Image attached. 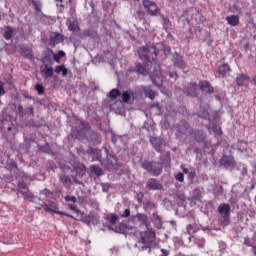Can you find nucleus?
<instances>
[{"instance_id": "37998d69", "label": "nucleus", "mask_w": 256, "mask_h": 256, "mask_svg": "<svg viewBox=\"0 0 256 256\" xmlns=\"http://www.w3.org/2000/svg\"><path fill=\"white\" fill-rule=\"evenodd\" d=\"M90 171L91 173H94L96 177H101L102 175H105V173L103 172V169H101L99 166H96V165H92L90 167Z\"/></svg>"}, {"instance_id": "de8ad7c7", "label": "nucleus", "mask_w": 256, "mask_h": 256, "mask_svg": "<svg viewBox=\"0 0 256 256\" xmlns=\"http://www.w3.org/2000/svg\"><path fill=\"white\" fill-rule=\"evenodd\" d=\"M60 181L64 185V187H69L72 183L71 178L67 175H61L60 176Z\"/></svg>"}, {"instance_id": "e2e57ef3", "label": "nucleus", "mask_w": 256, "mask_h": 256, "mask_svg": "<svg viewBox=\"0 0 256 256\" xmlns=\"http://www.w3.org/2000/svg\"><path fill=\"white\" fill-rule=\"evenodd\" d=\"M205 238H197L196 239V245L200 248L203 249V247H205Z\"/></svg>"}, {"instance_id": "ddd939ff", "label": "nucleus", "mask_w": 256, "mask_h": 256, "mask_svg": "<svg viewBox=\"0 0 256 256\" xmlns=\"http://www.w3.org/2000/svg\"><path fill=\"white\" fill-rule=\"evenodd\" d=\"M71 173H75L77 177H83L87 173V166L81 162L74 161L72 164Z\"/></svg>"}, {"instance_id": "13d9d810", "label": "nucleus", "mask_w": 256, "mask_h": 256, "mask_svg": "<svg viewBox=\"0 0 256 256\" xmlns=\"http://www.w3.org/2000/svg\"><path fill=\"white\" fill-rule=\"evenodd\" d=\"M240 170H241V177H240V179H245V176L247 175V165L240 164Z\"/></svg>"}, {"instance_id": "f3484780", "label": "nucleus", "mask_w": 256, "mask_h": 256, "mask_svg": "<svg viewBox=\"0 0 256 256\" xmlns=\"http://www.w3.org/2000/svg\"><path fill=\"white\" fill-rule=\"evenodd\" d=\"M148 191H163V184L157 178H149L146 182Z\"/></svg>"}, {"instance_id": "5701e85b", "label": "nucleus", "mask_w": 256, "mask_h": 256, "mask_svg": "<svg viewBox=\"0 0 256 256\" xmlns=\"http://www.w3.org/2000/svg\"><path fill=\"white\" fill-rule=\"evenodd\" d=\"M149 77H150V80L152 81L153 85H155V87H162V83L157 81L161 77V67L160 66L155 68L154 71L149 75Z\"/></svg>"}, {"instance_id": "c756f323", "label": "nucleus", "mask_w": 256, "mask_h": 256, "mask_svg": "<svg viewBox=\"0 0 256 256\" xmlns=\"http://www.w3.org/2000/svg\"><path fill=\"white\" fill-rule=\"evenodd\" d=\"M231 71V66H229L228 63H223L222 65H220L218 67V75H220L222 77V79H225V77H227V75H229V72Z\"/></svg>"}, {"instance_id": "0e129e2a", "label": "nucleus", "mask_w": 256, "mask_h": 256, "mask_svg": "<svg viewBox=\"0 0 256 256\" xmlns=\"http://www.w3.org/2000/svg\"><path fill=\"white\" fill-rule=\"evenodd\" d=\"M40 195H44L45 197H49V196L53 195V192L50 189L45 188L43 190H40Z\"/></svg>"}, {"instance_id": "bb28decb", "label": "nucleus", "mask_w": 256, "mask_h": 256, "mask_svg": "<svg viewBox=\"0 0 256 256\" xmlns=\"http://www.w3.org/2000/svg\"><path fill=\"white\" fill-rule=\"evenodd\" d=\"M158 16L160 17V23L164 29V31H169L171 27H173V23H171V19H169V16L164 15L163 13H159Z\"/></svg>"}, {"instance_id": "f8f14e48", "label": "nucleus", "mask_w": 256, "mask_h": 256, "mask_svg": "<svg viewBox=\"0 0 256 256\" xmlns=\"http://www.w3.org/2000/svg\"><path fill=\"white\" fill-rule=\"evenodd\" d=\"M86 153L89 155V157H92V161H98L101 165H103V161L105 160L103 158V150L90 146Z\"/></svg>"}, {"instance_id": "4c0bfd02", "label": "nucleus", "mask_w": 256, "mask_h": 256, "mask_svg": "<svg viewBox=\"0 0 256 256\" xmlns=\"http://www.w3.org/2000/svg\"><path fill=\"white\" fill-rule=\"evenodd\" d=\"M152 219L157 229H161V227H163V218L159 215V213L154 212L152 214Z\"/></svg>"}, {"instance_id": "a211bd4d", "label": "nucleus", "mask_w": 256, "mask_h": 256, "mask_svg": "<svg viewBox=\"0 0 256 256\" xmlns=\"http://www.w3.org/2000/svg\"><path fill=\"white\" fill-rule=\"evenodd\" d=\"M17 113L20 117H35V108L33 106L23 108V105L17 106Z\"/></svg>"}, {"instance_id": "a19ab883", "label": "nucleus", "mask_w": 256, "mask_h": 256, "mask_svg": "<svg viewBox=\"0 0 256 256\" xmlns=\"http://www.w3.org/2000/svg\"><path fill=\"white\" fill-rule=\"evenodd\" d=\"M85 37H91V39H99V34L93 28H88L84 31Z\"/></svg>"}, {"instance_id": "a18cd8bd", "label": "nucleus", "mask_w": 256, "mask_h": 256, "mask_svg": "<svg viewBox=\"0 0 256 256\" xmlns=\"http://www.w3.org/2000/svg\"><path fill=\"white\" fill-rule=\"evenodd\" d=\"M201 197H202L201 189L195 188L192 192L193 201H201Z\"/></svg>"}, {"instance_id": "603ef678", "label": "nucleus", "mask_w": 256, "mask_h": 256, "mask_svg": "<svg viewBox=\"0 0 256 256\" xmlns=\"http://www.w3.org/2000/svg\"><path fill=\"white\" fill-rule=\"evenodd\" d=\"M135 18L138 21H145V11L143 10H137L135 14Z\"/></svg>"}, {"instance_id": "8fccbe9b", "label": "nucleus", "mask_w": 256, "mask_h": 256, "mask_svg": "<svg viewBox=\"0 0 256 256\" xmlns=\"http://www.w3.org/2000/svg\"><path fill=\"white\" fill-rule=\"evenodd\" d=\"M18 190L17 192L19 193V191H28L29 186H27V183H25V181H18L17 184Z\"/></svg>"}, {"instance_id": "e433bc0d", "label": "nucleus", "mask_w": 256, "mask_h": 256, "mask_svg": "<svg viewBox=\"0 0 256 256\" xmlns=\"http://www.w3.org/2000/svg\"><path fill=\"white\" fill-rule=\"evenodd\" d=\"M37 149L40 153H46V155H53V151L51 150V146H49V142H46L44 145H38Z\"/></svg>"}, {"instance_id": "473e14b6", "label": "nucleus", "mask_w": 256, "mask_h": 256, "mask_svg": "<svg viewBox=\"0 0 256 256\" xmlns=\"http://www.w3.org/2000/svg\"><path fill=\"white\" fill-rule=\"evenodd\" d=\"M66 25L68 26V31H72V33H78V31H81V27H79V22L77 20L71 21V19H68L66 21Z\"/></svg>"}, {"instance_id": "4d7b16f0", "label": "nucleus", "mask_w": 256, "mask_h": 256, "mask_svg": "<svg viewBox=\"0 0 256 256\" xmlns=\"http://www.w3.org/2000/svg\"><path fill=\"white\" fill-rule=\"evenodd\" d=\"M186 231H187L188 235H195V233H197V230H195V224H189L186 227Z\"/></svg>"}, {"instance_id": "49530a36", "label": "nucleus", "mask_w": 256, "mask_h": 256, "mask_svg": "<svg viewBox=\"0 0 256 256\" xmlns=\"http://www.w3.org/2000/svg\"><path fill=\"white\" fill-rule=\"evenodd\" d=\"M144 205V211H150V209H156L157 208V204H155V202L153 201H146L143 203Z\"/></svg>"}, {"instance_id": "774afa93", "label": "nucleus", "mask_w": 256, "mask_h": 256, "mask_svg": "<svg viewBox=\"0 0 256 256\" xmlns=\"http://www.w3.org/2000/svg\"><path fill=\"white\" fill-rule=\"evenodd\" d=\"M144 197H145V194H143V192H138L136 194V199H137L138 203H143Z\"/></svg>"}, {"instance_id": "c03bdc74", "label": "nucleus", "mask_w": 256, "mask_h": 256, "mask_svg": "<svg viewBox=\"0 0 256 256\" xmlns=\"http://www.w3.org/2000/svg\"><path fill=\"white\" fill-rule=\"evenodd\" d=\"M55 73H62V76L66 77V75L69 73V70H67V67H65V65H58L55 67Z\"/></svg>"}, {"instance_id": "c9c22d12", "label": "nucleus", "mask_w": 256, "mask_h": 256, "mask_svg": "<svg viewBox=\"0 0 256 256\" xmlns=\"http://www.w3.org/2000/svg\"><path fill=\"white\" fill-rule=\"evenodd\" d=\"M19 194L22 195L24 201L33 202V199H35V195L29 189L28 190H24V191L20 190Z\"/></svg>"}, {"instance_id": "2f4dec72", "label": "nucleus", "mask_w": 256, "mask_h": 256, "mask_svg": "<svg viewBox=\"0 0 256 256\" xmlns=\"http://www.w3.org/2000/svg\"><path fill=\"white\" fill-rule=\"evenodd\" d=\"M131 217H132V221L136 217L138 219L140 225H142L143 227H149V217H147L146 214L137 213L136 216H131Z\"/></svg>"}, {"instance_id": "7c9ffc66", "label": "nucleus", "mask_w": 256, "mask_h": 256, "mask_svg": "<svg viewBox=\"0 0 256 256\" xmlns=\"http://www.w3.org/2000/svg\"><path fill=\"white\" fill-rule=\"evenodd\" d=\"M20 55H22L24 59H29L30 61H32V59H35V56H33V50L29 47H25V46L21 47Z\"/></svg>"}, {"instance_id": "20e7f679", "label": "nucleus", "mask_w": 256, "mask_h": 256, "mask_svg": "<svg viewBox=\"0 0 256 256\" xmlns=\"http://www.w3.org/2000/svg\"><path fill=\"white\" fill-rule=\"evenodd\" d=\"M89 131H91V125H89V122L82 120L80 121L79 127L74 132H72V135L73 137H75V139H78L79 141H84L85 139H87Z\"/></svg>"}, {"instance_id": "cd10ccee", "label": "nucleus", "mask_w": 256, "mask_h": 256, "mask_svg": "<svg viewBox=\"0 0 256 256\" xmlns=\"http://www.w3.org/2000/svg\"><path fill=\"white\" fill-rule=\"evenodd\" d=\"M190 135L194 137V140L197 141V143H205V139L207 138L203 130L192 129V131L190 132Z\"/></svg>"}, {"instance_id": "052dcab7", "label": "nucleus", "mask_w": 256, "mask_h": 256, "mask_svg": "<svg viewBox=\"0 0 256 256\" xmlns=\"http://www.w3.org/2000/svg\"><path fill=\"white\" fill-rule=\"evenodd\" d=\"M174 177L176 181H179V183H183L185 181V174H183V172H178Z\"/></svg>"}, {"instance_id": "69168bd1", "label": "nucleus", "mask_w": 256, "mask_h": 256, "mask_svg": "<svg viewBox=\"0 0 256 256\" xmlns=\"http://www.w3.org/2000/svg\"><path fill=\"white\" fill-rule=\"evenodd\" d=\"M103 193H109V189H111V184L109 183H102L101 184Z\"/></svg>"}, {"instance_id": "72a5a7b5", "label": "nucleus", "mask_w": 256, "mask_h": 256, "mask_svg": "<svg viewBox=\"0 0 256 256\" xmlns=\"http://www.w3.org/2000/svg\"><path fill=\"white\" fill-rule=\"evenodd\" d=\"M42 75H44V79H51L53 75H55V72L53 70V67L45 64L44 68L40 69Z\"/></svg>"}, {"instance_id": "09e8293b", "label": "nucleus", "mask_w": 256, "mask_h": 256, "mask_svg": "<svg viewBox=\"0 0 256 256\" xmlns=\"http://www.w3.org/2000/svg\"><path fill=\"white\" fill-rule=\"evenodd\" d=\"M120 95H121V91H119V89L117 88H114L109 92L108 97L113 100V99H117V97H120Z\"/></svg>"}, {"instance_id": "1a4fd4ad", "label": "nucleus", "mask_w": 256, "mask_h": 256, "mask_svg": "<svg viewBox=\"0 0 256 256\" xmlns=\"http://www.w3.org/2000/svg\"><path fill=\"white\" fill-rule=\"evenodd\" d=\"M149 235H152L150 232H145L144 234H141L140 241L136 244V247H138L139 251H147L150 253L151 251V238H149Z\"/></svg>"}, {"instance_id": "6ab92c4d", "label": "nucleus", "mask_w": 256, "mask_h": 256, "mask_svg": "<svg viewBox=\"0 0 256 256\" xmlns=\"http://www.w3.org/2000/svg\"><path fill=\"white\" fill-rule=\"evenodd\" d=\"M85 141L90 145H99V143H101V135H99L97 131L89 130Z\"/></svg>"}, {"instance_id": "dca6fc26", "label": "nucleus", "mask_w": 256, "mask_h": 256, "mask_svg": "<svg viewBox=\"0 0 256 256\" xmlns=\"http://www.w3.org/2000/svg\"><path fill=\"white\" fill-rule=\"evenodd\" d=\"M199 87H200L201 91H204V93H206V95H213V93L219 92V88L213 87V85H211V82H209L207 80L201 81L199 83Z\"/></svg>"}, {"instance_id": "3c124183", "label": "nucleus", "mask_w": 256, "mask_h": 256, "mask_svg": "<svg viewBox=\"0 0 256 256\" xmlns=\"http://www.w3.org/2000/svg\"><path fill=\"white\" fill-rule=\"evenodd\" d=\"M31 3H32L36 13H41V1H39V0H31Z\"/></svg>"}, {"instance_id": "58836bf2", "label": "nucleus", "mask_w": 256, "mask_h": 256, "mask_svg": "<svg viewBox=\"0 0 256 256\" xmlns=\"http://www.w3.org/2000/svg\"><path fill=\"white\" fill-rule=\"evenodd\" d=\"M226 21L228 25H231L232 27H237V25H239V16L237 15L227 16Z\"/></svg>"}, {"instance_id": "f257e3e1", "label": "nucleus", "mask_w": 256, "mask_h": 256, "mask_svg": "<svg viewBox=\"0 0 256 256\" xmlns=\"http://www.w3.org/2000/svg\"><path fill=\"white\" fill-rule=\"evenodd\" d=\"M105 220L110 224H105L108 231H114V233H119L120 235H127L128 231H133V226L120 222L118 226H115V223L119 221V216L116 214H108L105 216Z\"/></svg>"}, {"instance_id": "6e6552de", "label": "nucleus", "mask_w": 256, "mask_h": 256, "mask_svg": "<svg viewBox=\"0 0 256 256\" xmlns=\"http://www.w3.org/2000/svg\"><path fill=\"white\" fill-rule=\"evenodd\" d=\"M172 63L174 67H177V69H181L184 73H187V62L185 61V57L181 55L179 52H174L172 54Z\"/></svg>"}, {"instance_id": "9d476101", "label": "nucleus", "mask_w": 256, "mask_h": 256, "mask_svg": "<svg viewBox=\"0 0 256 256\" xmlns=\"http://www.w3.org/2000/svg\"><path fill=\"white\" fill-rule=\"evenodd\" d=\"M43 207H44V211L46 213H55L56 215H63L64 217H70L71 219H73V215L57 210L59 208L54 206L53 204H51V207H53V208H51V207H49V205H47V203L43 202L40 206H36L35 209L37 211H41V209H43Z\"/></svg>"}, {"instance_id": "864d4df0", "label": "nucleus", "mask_w": 256, "mask_h": 256, "mask_svg": "<svg viewBox=\"0 0 256 256\" xmlns=\"http://www.w3.org/2000/svg\"><path fill=\"white\" fill-rule=\"evenodd\" d=\"M186 94L188 95V97H199V93L197 92V90H193V88H186Z\"/></svg>"}, {"instance_id": "7ed1b4c3", "label": "nucleus", "mask_w": 256, "mask_h": 256, "mask_svg": "<svg viewBox=\"0 0 256 256\" xmlns=\"http://www.w3.org/2000/svg\"><path fill=\"white\" fill-rule=\"evenodd\" d=\"M140 167L147 171V173H151L153 177H159L163 173V168L159 161H151V160H140Z\"/></svg>"}, {"instance_id": "6e6d98bb", "label": "nucleus", "mask_w": 256, "mask_h": 256, "mask_svg": "<svg viewBox=\"0 0 256 256\" xmlns=\"http://www.w3.org/2000/svg\"><path fill=\"white\" fill-rule=\"evenodd\" d=\"M213 133H215V135H223V130H221V127L217 126V124H213L211 127Z\"/></svg>"}, {"instance_id": "9b49d317", "label": "nucleus", "mask_w": 256, "mask_h": 256, "mask_svg": "<svg viewBox=\"0 0 256 256\" xmlns=\"http://www.w3.org/2000/svg\"><path fill=\"white\" fill-rule=\"evenodd\" d=\"M103 150L106 158H104V161H102V167H104V169H113L115 167V161H117V159L115 158V156L109 153V149H107V147L104 146Z\"/></svg>"}, {"instance_id": "79ce46f5", "label": "nucleus", "mask_w": 256, "mask_h": 256, "mask_svg": "<svg viewBox=\"0 0 256 256\" xmlns=\"http://www.w3.org/2000/svg\"><path fill=\"white\" fill-rule=\"evenodd\" d=\"M131 94L133 95V91H131V90H126V91L122 92V94H120L122 102L128 103L129 101H131Z\"/></svg>"}, {"instance_id": "338daca9", "label": "nucleus", "mask_w": 256, "mask_h": 256, "mask_svg": "<svg viewBox=\"0 0 256 256\" xmlns=\"http://www.w3.org/2000/svg\"><path fill=\"white\" fill-rule=\"evenodd\" d=\"M66 203H69V201H71L72 203H76L77 202V198L75 196H69V195H66L64 197Z\"/></svg>"}, {"instance_id": "a878e982", "label": "nucleus", "mask_w": 256, "mask_h": 256, "mask_svg": "<svg viewBox=\"0 0 256 256\" xmlns=\"http://www.w3.org/2000/svg\"><path fill=\"white\" fill-rule=\"evenodd\" d=\"M181 169L184 173V175H188V181H190L191 185L195 183V179H197V172L195 169L191 168H185V165H181Z\"/></svg>"}, {"instance_id": "aec40b11", "label": "nucleus", "mask_w": 256, "mask_h": 256, "mask_svg": "<svg viewBox=\"0 0 256 256\" xmlns=\"http://www.w3.org/2000/svg\"><path fill=\"white\" fill-rule=\"evenodd\" d=\"M159 163L162 169H170L171 168V152L167 151L164 154L159 156Z\"/></svg>"}, {"instance_id": "0eeeda50", "label": "nucleus", "mask_w": 256, "mask_h": 256, "mask_svg": "<svg viewBox=\"0 0 256 256\" xmlns=\"http://www.w3.org/2000/svg\"><path fill=\"white\" fill-rule=\"evenodd\" d=\"M142 5L151 17H157L161 13V8L151 0H142Z\"/></svg>"}, {"instance_id": "4468645a", "label": "nucleus", "mask_w": 256, "mask_h": 256, "mask_svg": "<svg viewBox=\"0 0 256 256\" xmlns=\"http://www.w3.org/2000/svg\"><path fill=\"white\" fill-rule=\"evenodd\" d=\"M176 131H178L180 135H191L193 129H191V125H189L185 119H182L176 124Z\"/></svg>"}, {"instance_id": "39448f33", "label": "nucleus", "mask_w": 256, "mask_h": 256, "mask_svg": "<svg viewBox=\"0 0 256 256\" xmlns=\"http://www.w3.org/2000/svg\"><path fill=\"white\" fill-rule=\"evenodd\" d=\"M217 211L219 215H222L221 224L227 227L231 223V205L222 203L218 206Z\"/></svg>"}, {"instance_id": "5fc2aeb1", "label": "nucleus", "mask_w": 256, "mask_h": 256, "mask_svg": "<svg viewBox=\"0 0 256 256\" xmlns=\"http://www.w3.org/2000/svg\"><path fill=\"white\" fill-rule=\"evenodd\" d=\"M8 169L9 171H19V167L17 166V162H15V160H10V162L8 163Z\"/></svg>"}, {"instance_id": "f704fd0d", "label": "nucleus", "mask_w": 256, "mask_h": 256, "mask_svg": "<svg viewBox=\"0 0 256 256\" xmlns=\"http://www.w3.org/2000/svg\"><path fill=\"white\" fill-rule=\"evenodd\" d=\"M250 77L247 74H238L235 79L237 87H245V82L249 81Z\"/></svg>"}, {"instance_id": "393cba45", "label": "nucleus", "mask_w": 256, "mask_h": 256, "mask_svg": "<svg viewBox=\"0 0 256 256\" xmlns=\"http://www.w3.org/2000/svg\"><path fill=\"white\" fill-rule=\"evenodd\" d=\"M199 119H204L205 121H211V115L209 114V107L200 105L198 113L195 114Z\"/></svg>"}, {"instance_id": "680f3d73", "label": "nucleus", "mask_w": 256, "mask_h": 256, "mask_svg": "<svg viewBox=\"0 0 256 256\" xmlns=\"http://www.w3.org/2000/svg\"><path fill=\"white\" fill-rule=\"evenodd\" d=\"M35 91H37L39 95H43L45 93V87H43L41 84H36Z\"/></svg>"}, {"instance_id": "ea45409f", "label": "nucleus", "mask_w": 256, "mask_h": 256, "mask_svg": "<svg viewBox=\"0 0 256 256\" xmlns=\"http://www.w3.org/2000/svg\"><path fill=\"white\" fill-rule=\"evenodd\" d=\"M13 33H14L13 27L6 26L5 31H4V35H3L4 39L6 41H11V39L13 38Z\"/></svg>"}, {"instance_id": "412c9836", "label": "nucleus", "mask_w": 256, "mask_h": 256, "mask_svg": "<svg viewBox=\"0 0 256 256\" xmlns=\"http://www.w3.org/2000/svg\"><path fill=\"white\" fill-rule=\"evenodd\" d=\"M147 65L148 64H141V62H137L135 64V67L129 68V73H137L138 75H143V77H146L147 75Z\"/></svg>"}, {"instance_id": "4be33fe9", "label": "nucleus", "mask_w": 256, "mask_h": 256, "mask_svg": "<svg viewBox=\"0 0 256 256\" xmlns=\"http://www.w3.org/2000/svg\"><path fill=\"white\" fill-rule=\"evenodd\" d=\"M165 140L159 136H150V143L157 151V153H163V149L161 148Z\"/></svg>"}, {"instance_id": "c85d7f7f", "label": "nucleus", "mask_w": 256, "mask_h": 256, "mask_svg": "<svg viewBox=\"0 0 256 256\" xmlns=\"http://www.w3.org/2000/svg\"><path fill=\"white\" fill-rule=\"evenodd\" d=\"M11 119H12L11 115L3 114L2 130L8 131V133L13 131V123H11Z\"/></svg>"}, {"instance_id": "2eb2a0df", "label": "nucleus", "mask_w": 256, "mask_h": 256, "mask_svg": "<svg viewBox=\"0 0 256 256\" xmlns=\"http://www.w3.org/2000/svg\"><path fill=\"white\" fill-rule=\"evenodd\" d=\"M220 167H224L228 171H231L235 168V159L228 155H223L219 160Z\"/></svg>"}, {"instance_id": "b1692460", "label": "nucleus", "mask_w": 256, "mask_h": 256, "mask_svg": "<svg viewBox=\"0 0 256 256\" xmlns=\"http://www.w3.org/2000/svg\"><path fill=\"white\" fill-rule=\"evenodd\" d=\"M54 36H50L48 45L50 47H55V45H59V43H63L65 41L63 34L59 32H53Z\"/></svg>"}, {"instance_id": "bf43d9fd", "label": "nucleus", "mask_w": 256, "mask_h": 256, "mask_svg": "<svg viewBox=\"0 0 256 256\" xmlns=\"http://www.w3.org/2000/svg\"><path fill=\"white\" fill-rule=\"evenodd\" d=\"M61 57H65V51L60 50L57 54H54V61H56V63H59Z\"/></svg>"}, {"instance_id": "423d86ee", "label": "nucleus", "mask_w": 256, "mask_h": 256, "mask_svg": "<svg viewBox=\"0 0 256 256\" xmlns=\"http://www.w3.org/2000/svg\"><path fill=\"white\" fill-rule=\"evenodd\" d=\"M111 141L117 149H125L127 143H129V136L127 134L119 135L112 132Z\"/></svg>"}, {"instance_id": "f03ea898", "label": "nucleus", "mask_w": 256, "mask_h": 256, "mask_svg": "<svg viewBox=\"0 0 256 256\" xmlns=\"http://www.w3.org/2000/svg\"><path fill=\"white\" fill-rule=\"evenodd\" d=\"M149 53H153L155 57H152L153 63H157V57L159 55V49L157 46H142L138 49V57L145 63V65H149L151 63V57H149Z\"/></svg>"}]
</instances>
